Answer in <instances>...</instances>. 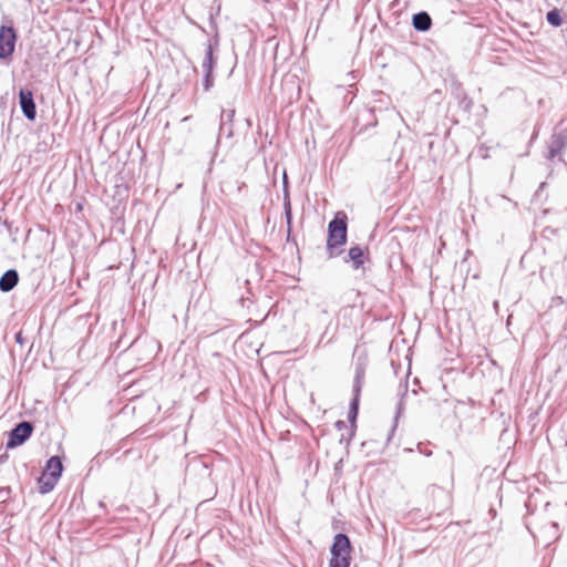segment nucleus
I'll return each instance as SVG.
<instances>
[{
  "instance_id": "6ab92c4d",
  "label": "nucleus",
  "mask_w": 567,
  "mask_h": 567,
  "mask_svg": "<svg viewBox=\"0 0 567 567\" xmlns=\"http://www.w3.org/2000/svg\"><path fill=\"white\" fill-rule=\"evenodd\" d=\"M203 72H204V75H203L202 84H203L204 91L208 92L214 86V83H215L214 72H208V71H203Z\"/></svg>"
},
{
  "instance_id": "0eeeda50",
  "label": "nucleus",
  "mask_w": 567,
  "mask_h": 567,
  "mask_svg": "<svg viewBox=\"0 0 567 567\" xmlns=\"http://www.w3.org/2000/svg\"><path fill=\"white\" fill-rule=\"evenodd\" d=\"M60 476H56L52 473H42V475L38 478V489L39 493L44 495L52 492L58 484Z\"/></svg>"
},
{
  "instance_id": "f03ea898",
  "label": "nucleus",
  "mask_w": 567,
  "mask_h": 567,
  "mask_svg": "<svg viewBox=\"0 0 567 567\" xmlns=\"http://www.w3.org/2000/svg\"><path fill=\"white\" fill-rule=\"evenodd\" d=\"M351 542L348 535L343 533L336 534L332 546L330 548L331 558L330 567H349L351 561Z\"/></svg>"
},
{
  "instance_id": "c756f323",
  "label": "nucleus",
  "mask_w": 567,
  "mask_h": 567,
  "mask_svg": "<svg viewBox=\"0 0 567 567\" xmlns=\"http://www.w3.org/2000/svg\"><path fill=\"white\" fill-rule=\"evenodd\" d=\"M268 315H269V312H267V313L265 315V317L261 319V321H260V322H258V324H261V323H262V322L268 318Z\"/></svg>"
},
{
  "instance_id": "7ed1b4c3",
  "label": "nucleus",
  "mask_w": 567,
  "mask_h": 567,
  "mask_svg": "<svg viewBox=\"0 0 567 567\" xmlns=\"http://www.w3.org/2000/svg\"><path fill=\"white\" fill-rule=\"evenodd\" d=\"M33 430L34 426L30 421H21L17 423L8 433L7 447L16 449L21 446L30 439Z\"/></svg>"
},
{
  "instance_id": "423d86ee",
  "label": "nucleus",
  "mask_w": 567,
  "mask_h": 567,
  "mask_svg": "<svg viewBox=\"0 0 567 567\" xmlns=\"http://www.w3.org/2000/svg\"><path fill=\"white\" fill-rule=\"evenodd\" d=\"M567 146V128L561 131H555L547 145V159H554L566 148Z\"/></svg>"
},
{
  "instance_id": "dca6fc26",
  "label": "nucleus",
  "mask_w": 567,
  "mask_h": 567,
  "mask_svg": "<svg viewBox=\"0 0 567 567\" xmlns=\"http://www.w3.org/2000/svg\"><path fill=\"white\" fill-rule=\"evenodd\" d=\"M405 396H406V389L402 392L401 398H400V400H399V402L396 404V411H395V415H394V424H393V426L391 429V433H390L388 440L391 439V435L393 434V432H394V430L396 427V422H398L399 417L401 416V414L404 411V399H405Z\"/></svg>"
},
{
  "instance_id": "412c9836",
  "label": "nucleus",
  "mask_w": 567,
  "mask_h": 567,
  "mask_svg": "<svg viewBox=\"0 0 567 567\" xmlns=\"http://www.w3.org/2000/svg\"><path fill=\"white\" fill-rule=\"evenodd\" d=\"M235 116V110L234 109H223L220 114V122L228 123L233 125Z\"/></svg>"
},
{
  "instance_id": "f8f14e48",
  "label": "nucleus",
  "mask_w": 567,
  "mask_h": 567,
  "mask_svg": "<svg viewBox=\"0 0 567 567\" xmlns=\"http://www.w3.org/2000/svg\"><path fill=\"white\" fill-rule=\"evenodd\" d=\"M348 258L352 262V268L358 270L364 264V251L360 246H353L348 251Z\"/></svg>"
},
{
  "instance_id": "2f4dec72",
  "label": "nucleus",
  "mask_w": 567,
  "mask_h": 567,
  "mask_svg": "<svg viewBox=\"0 0 567 567\" xmlns=\"http://www.w3.org/2000/svg\"><path fill=\"white\" fill-rule=\"evenodd\" d=\"M245 300H246V298H244V297L240 298V301L243 305H244Z\"/></svg>"
},
{
  "instance_id": "b1692460",
  "label": "nucleus",
  "mask_w": 567,
  "mask_h": 567,
  "mask_svg": "<svg viewBox=\"0 0 567 567\" xmlns=\"http://www.w3.org/2000/svg\"><path fill=\"white\" fill-rule=\"evenodd\" d=\"M14 340L17 343L23 346L24 344V341L25 339L23 338V334H22V331H18L14 336Z\"/></svg>"
},
{
  "instance_id": "6e6552de",
  "label": "nucleus",
  "mask_w": 567,
  "mask_h": 567,
  "mask_svg": "<svg viewBox=\"0 0 567 567\" xmlns=\"http://www.w3.org/2000/svg\"><path fill=\"white\" fill-rule=\"evenodd\" d=\"M19 282V274L16 269H8L0 277V291L9 292Z\"/></svg>"
},
{
  "instance_id": "473e14b6",
  "label": "nucleus",
  "mask_w": 567,
  "mask_h": 567,
  "mask_svg": "<svg viewBox=\"0 0 567 567\" xmlns=\"http://www.w3.org/2000/svg\"><path fill=\"white\" fill-rule=\"evenodd\" d=\"M245 285L249 286V280L248 279L245 280Z\"/></svg>"
},
{
  "instance_id": "393cba45",
  "label": "nucleus",
  "mask_w": 567,
  "mask_h": 567,
  "mask_svg": "<svg viewBox=\"0 0 567 567\" xmlns=\"http://www.w3.org/2000/svg\"><path fill=\"white\" fill-rule=\"evenodd\" d=\"M334 425H336V427H337L338 430H342V429H344V427H346V423H344V421H341V420L337 421Z\"/></svg>"
},
{
  "instance_id": "aec40b11",
  "label": "nucleus",
  "mask_w": 567,
  "mask_h": 567,
  "mask_svg": "<svg viewBox=\"0 0 567 567\" xmlns=\"http://www.w3.org/2000/svg\"><path fill=\"white\" fill-rule=\"evenodd\" d=\"M234 134L233 125L228 123L220 122L219 124V135L217 138V143L219 142L220 136L225 135L226 137H231Z\"/></svg>"
},
{
  "instance_id": "2eb2a0df",
  "label": "nucleus",
  "mask_w": 567,
  "mask_h": 567,
  "mask_svg": "<svg viewBox=\"0 0 567 567\" xmlns=\"http://www.w3.org/2000/svg\"><path fill=\"white\" fill-rule=\"evenodd\" d=\"M359 404H360V395L353 394L350 404H349V412H348V420L351 423L352 426L355 425V421L359 413Z\"/></svg>"
},
{
  "instance_id": "5701e85b",
  "label": "nucleus",
  "mask_w": 567,
  "mask_h": 567,
  "mask_svg": "<svg viewBox=\"0 0 567 567\" xmlns=\"http://www.w3.org/2000/svg\"><path fill=\"white\" fill-rule=\"evenodd\" d=\"M460 104L465 111H470L473 106V101L471 97H468L466 94H464L460 101Z\"/></svg>"
},
{
  "instance_id": "72a5a7b5",
  "label": "nucleus",
  "mask_w": 567,
  "mask_h": 567,
  "mask_svg": "<svg viewBox=\"0 0 567 567\" xmlns=\"http://www.w3.org/2000/svg\"><path fill=\"white\" fill-rule=\"evenodd\" d=\"M424 454L429 456L431 455V452L424 451Z\"/></svg>"
},
{
  "instance_id": "1a4fd4ad",
  "label": "nucleus",
  "mask_w": 567,
  "mask_h": 567,
  "mask_svg": "<svg viewBox=\"0 0 567 567\" xmlns=\"http://www.w3.org/2000/svg\"><path fill=\"white\" fill-rule=\"evenodd\" d=\"M412 25L419 32H426L432 27V18L426 11H420L413 14Z\"/></svg>"
},
{
  "instance_id": "a878e982",
  "label": "nucleus",
  "mask_w": 567,
  "mask_h": 567,
  "mask_svg": "<svg viewBox=\"0 0 567 567\" xmlns=\"http://www.w3.org/2000/svg\"><path fill=\"white\" fill-rule=\"evenodd\" d=\"M210 8H214V13L215 16H219L220 13V3L216 4V6H212Z\"/></svg>"
},
{
  "instance_id": "4be33fe9",
  "label": "nucleus",
  "mask_w": 567,
  "mask_h": 567,
  "mask_svg": "<svg viewBox=\"0 0 567 567\" xmlns=\"http://www.w3.org/2000/svg\"><path fill=\"white\" fill-rule=\"evenodd\" d=\"M11 494L10 486L0 487V504H6L11 498Z\"/></svg>"
},
{
  "instance_id": "20e7f679",
  "label": "nucleus",
  "mask_w": 567,
  "mask_h": 567,
  "mask_svg": "<svg viewBox=\"0 0 567 567\" xmlns=\"http://www.w3.org/2000/svg\"><path fill=\"white\" fill-rule=\"evenodd\" d=\"M17 31L12 25L0 27V60L8 59L14 52Z\"/></svg>"
},
{
  "instance_id": "a211bd4d",
  "label": "nucleus",
  "mask_w": 567,
  "mask_h": 567,
  "mask_svg": "<svg viewBox=\"0 0 567 567\" xmlns=\"http://www.w3.org/2000/svg\"><path fill=\"white\" fill-rule=\"evenodd\" d=\"M209 27L212 31L214 32L213 41H215V47L219 45V32H218V25L216 22V16L214 13V8L209 9Z\"/></svg>"
},
{
  "instance_id": "f3484780",
  "label": "nucleus",
  "mask_w": 567,
  "mask_h": 567,
  "mask_svg": "<svg viewBox=\"0 0 567 567\" xmlns=\"http://www.w3.org/2000/svg\"><path fill=\"white\" fill-rule=\"evenodd\" d=\"M547 22L553 27H560L563 23V18L560 11L556 8L549 10L546 14Z\"/></svg>"
},
{
  "instance_id": "bb28decb",
  "label": "nucleus",
  "mask_w": 567,
  "mask_h": 567,
  "mask_svg": "<svg viewBox=\"0 0 567 567\" xmlns=\"http://www.w3.org/2000/svg\"><path fill=\"white\" fill-rule=\"evenodd\" d=\"M362 117H372V110H365L362 114H361Z\"/></svg>"
},
{
  "instance_id": "cd10ccee",
  "label": "nucleus",
  "mask_w": 567,
  "mask_h": 567,
  "mask_svg": "<svg viewBox=\"0 0 567 567\" xmlns=\"http://www.w3.org/2000/svg\"><path fill=\"white\" fill-rule=\"evenodd\" d=\"M194 25H196L203 33H207L206 29L203 28L202 25L195 23L194 21H190Z\"/></svg>"
},
{
  "instance_id": "7c9ffc66",
  "label": "nucleus",
  "mask_w": 567,
  "mask_h": 567,
  "mask_svg": "<svg viewBox=\"0 0 567 567\" xmlns=\"http://www.w3.org/2000/svg\"><path fill=\"white\" fill-rule=\"evenodd\" d=\"M99 506L102 507V508H105V504L102 501L99 502Z\"/></svg>"
},
{
  "instance_id": "f257e3e1",
  "label": "nucleus",
  "mask_w": 567,
  "mask_h": 567,
  "mask_svg": "<svg viewBox=\"0 0 567 567\" xmlns=\"http://www.w3.org/2000/svg\"><path fill=\"white\" fill-rule=\"evenodd\" d=\"M348 238V217L346 213L338 212L328 224L326 250L328 258H334L343 252L342 247Z\"/></svg>"
},
{
  "instance_id": "4468645a",
  "label": "nucleus",
  "mask_w": 567,
  "mask_h": 567,
  "mask_svg": "<svg viewBox=\"0 0 567 567\" xmlns=\"http://www.w3.org/2000/svg\"><path fill=\"white\" fill-rule=\"evenodd\" d=\"M284 214H285V218H286V223H287V233H288V237H289L291 229H292V208H291L290 196H289V193L286 187H285V193H284Z\"/></svg>"
},
{
  "instance_id": "9d476101",
  "label": "nucleus",
  "mask_w": 567,
  "mask_h": 567,
  "mask_svg": "<svg viewBox=\"0 0 567 567\" xmlns=\"http://www.w3.org/2000/svg\"><path fill=\"white\" fill-rule=\"evenodd\" d=\"M218 47H215V41L209 40L206 43L205 56L202 63L203 71L214 72L217 64V58L214 55V51Z\"/></svg>"
},
{
  "instance_id": "39448f33",
  "label": "nucleus",
  "mask_w": 567,
  "mask_h": 567,
  "mask_svg": "<svg viewBox=\"0 0 567 567\" xmlns=\"http://www.w3.org/2000/svg\"><path fill=\"white\" fill-rule=\"evenodd\" d=\"M19 105L22 114L28 121H34L37 117V104L34 102L33 92L28 87L19 90Z\"/></svg>"
},
{
  "instance_id": "c85d7f7f",
  "label": "nucleus",
  "mask_w": 567,
  "mask_h": 567,
  "mask_svg": "<svg viewBox=\"0 0 567 567\" xmlns=\"http://www.w3.org/2000/svg\"><path fill=\"white\" fill-rule=\"evenodd\" d=\"M378 94H379V95H380V97H381V99L379 100L380 102H383V97H385V99H388V100H389V97H388V96H385L382 92H380V93H378Z\"/></svg>"
},
{
  "instance_id": "ddd939ff",
  "label": "nucleus",
  "mask_w": 567,
  "mask_h": 567,
  "mask_svg": "<svg viewBox=\"0 0 567 567\" xmlns=\"http://www.w3.org/2000/svg\"><path fill=\"white\" fill-rule=\"evenodd\" d=\"M43 472L52 473V474L61 477L62 473H63V464H62L61 457L58 455L51 456L47 461Z\"/></svg>"
},
{
  "instance_id": "9b49d317",
  "label": "nucleus",
  "mask_w": 567,
  "mask_h": 567,
  "mask_svg": "<svg viewBox=\"0 0 567 567\" xmlns=\"http://www.w3.org/2000/svg\"><path fill=\"white\" fill-rule=\"evenodd\" d=\"M365 378V365L363 363H357L353 379L352 392L353 394L361 395V391L364 384Z\"/></svg>"
}]
</instances>
